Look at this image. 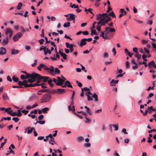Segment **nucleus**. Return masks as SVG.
I'll return each instance as SVG.
<instances>
[{
	"mask_svg": "<svg viewBox=\"0 0 156 156\" xmlns=\"http://www.w3.org/2000/svg\"><path fill=\"white\" fill-rule=\"evenodd\" d=\"M28 131H27V134H30L31 133L33 130H34V129L33 127H28L27 128Z\"/></svg>",
	"mask_w": 156,
	"mask_h": 156,
	"instance_id": "nucleus-17",
	"label": "nucleus"
},
{
	"mask_svg": "<svg viewBox=\"0 0 156 156\" xmlns=\"http://www.w3.org/2000/svg\"><path fill=\"white\" fill-rule=\"evenodd\" d=\"M11 51V54L12 55H15L19 53V51L18 50H16L14 49H12Z\"/></svg>",
	"mask_w": 156,
	"mask_h": 156,
	"instance_id": "nucleus-16",
	"label": "nucleus"
},
{
	"mask_svg": "<svg viewBox=\"0 0 156 156\" xmlns=\"http://www.w3.org/2000/svg\"><path fill=\"white\" fill-rule=\"evenodd\" d=\"M82 34L85 35H87L88 34V32L87 31L82 32Z\"/></svg>",
	"mask_w": 156,
	"mask_h": 156,
	"instance_id": "nucleus-59",
	"label": "nucleus"
},
{
	"mask_svg": "<svg viewBox=\"0 0 156 156\" xmlns=\"http://www.w3.org/2000/svg\"><path fill=\"white\" fill-rule=\"evenodd\" d=\"M108 54L107 52H105L104 54V58H108Z\"/></svg>",
	"mask_w": 156,
	"mask_h": 156,
	"instance_id": "nucleus-64",
	"label": "nucleus"
},
{
	"mask_svg": "<svg viewBox=\"0 0 156 156\" xmlns=\"http://www.w3.org/2000/svg\"><path fill=\"white\" fill-rule=\"evenodd\" d=\"M69 18L71 20L75 19V17L76 16L73 14H69Z\"/></svg>",
	"mask_w": 156,
	"mask_h": 156,
	"instance_id": "nucleus-20",
	"label": "nucleus"
},
{
	"mask_svg": "<svg viewBox=\"0 0 156 156\" xmlns=\"http://www.w3.org/2000/svg\"><path fill=\"white\" fill-rule=\"evenodd\" d=\"M86 38L82 39L80 41V46H83L85 45L86 43Z\"/></svg>",
	"mask_w": 156,
	"mask_h": 156,
	"instance_id": "nucleus-15",
	"label": "nucleus"
},
{
	"mask_svg": "<svg viewBox=\"0 0 156 156\" xmlns=\"http://www.w3.org/2000/svg\"><path fill=\"white\" fill-rule=\"evenodd\" d=\"M37 123H38L42 125V124H44L45 123V121L44 120L37 121V122H36V123L35 124H36Z\"/></svg>",
	"mask_w": 156,
	"mask_h": 156,
	"instance_id": "nucleus-36",
	"label": "nucleus"
},
{
	"mask_svg": "<svg viewBox=\"0 0 156 156\" xmlns=\"http://www.w3.org/2000/svg\"><path fill=\"white\" fill-rule=\"evenodd\" d=\"M144 50L145 52L147 54H149V51L146 48H144Z\"/></svg>",
	"mask_w": 156,
	"mask_h": 156,
	"instance_id": "nucleus-62",
	"label": "nucleus"
},
{
	"mask_svg": "<svg viewBox=\"0 0 156 156\" xmlns=\"http://www.w3.org/2000/svg\"><path fill=\"white\" fill-rule=\"evenodd\" d=\"M87 97V99L88 101H91L93 100V98L90 95H86Z\"/></svg>",
	"mask_w": 156,
	"mask_h": 156,
	"instance_id": "nucleus-49",
	"label": "nucleus"
},
{
	"mask_svg": "<svg viewBox=\"0 0 156 156\" xmlns=\"http://www.w3.org/2000/svg\"><path fill=\"white\" fill-rule=\"evenodd\" d=\"M23 4L21 2H20L18 4L17 7V9L18 10L20 9L22 7Z\"/></svg>",
	"mask_w": 156,
	"mask_h": 156,
	"instance_id": "nucleus-28",
	"label": "nucleus"
},
{
	"mask_svg": "<svg viewBox=\"0 0 156 156\" xmlns=\"http://www.w3.org/2000/svg\"><path fill=\"white\" fill-rule=\"evenodd\" d=\"M76 83L78 84V86L79 87H81L82 86V85L81 83L79 82L78 81H76Z\"/></svg>",
	"mask_w": 156,
	"mask_h": 156,
	"instance_id": "nucleus-63",
	"label": "nucleus"
},
{
	"mask_svg": "<svg viewBox=\"0 0 156 156\" xmlns=\"http://www.w3.org/2000/svg\"><path fill=\"white\" fill-rule=\"evenodd\" d=\"M41 32V36L42 37H44V29H43L42 30Z\"/></svg>",
	"mask_w": 156,
	"mask_h": 156,
	"instance_id": "nucleus-53",
	"label": "nucleus"
},
{
	"mask_svg": "<svg viewBox=\"0 0 156 156\" xmlns=\"http://www.w3.org/2000/svg\"><path fill=\"white\" fill-rule=\"evenodd\" d=\"M112 126L115 128L114 130L115 131H117L119 127H118V124H114L112 125Z\"/></svg>",
	"mask_w": 156,
	"mask_h": 156,
	"instance_id": "nucleus-31",
	"label": "nucleus"
},
{
	"mask_svg": "<svg viewBox=\"0 0 156 156\" xmlns=\"http://www.w3.org/2000/svg\"><path fill=\"white\" fill-rule=\"evenodd\" d=\"M22 113H24V115H26L28 112V110H23L21 111Z\"/></svg>",
	"mask_w": 156,
	"mask_h": 156,
	"instance_id": "nucleus-57",
	"label": "nucleus"
},
{
	"mask_svg": "<svg viewBox=\"0 0 156 156\" xmlns=\"http://www.w3.org/2000/svg\"><path fill=\"white\" fill-rule=\"evenodd\" d=\"M39 83L36 82L34 84H32V87H34L36 86H41V87L42 88L44 89L46 88L47 87L45 86L44 85V83H41L39 84Z\"/></svg>",
	"mask_w": 156,
	"mask_h": 156,
	"instance_id": "nucleus-9",
	"label": "nucleus"
},
{
	"mask_svg": "<svg viewBox=\"0 0 156 156\" xmlns=\"http://www.w3.org/2000/svg\"><path fill=\"white\" fill-rule=\"evenodd\" d=\"M105 17H104L102 16L101 14H97V15L96 20H99V21L101 22L105 20Z\"/></svg>",
	"mask_w": 156,
	"mask_h": 156,
	"instance_id": "nucleus-12",
	"label": "nucleus"
},
{
	"mask_svg": "<svg viewBox=\"0 0 156 156\" xmlns=\"http://www.w3.org/2000/svg\"><path fill=\"white\" fill-rule=\"evenodd\" d=\"M11 108L10 107H9L5 109V111L9 114L11 112Z\"/></svg>",
	"mask_w": 156,
	"mask_h": 156,
	"instance_id": "nucleus-24",
	"label": "nucleus"
},
{
	"mask_svg": "<svg viewBox=\"0 0 156 156\" xmlns=\"http://www.w3.org/2000/svg\"><path fill=\"white\" fill-rule=\"evenodd\" d=\"M18 112L16 113V115L18 116H20L22 115V113L20 112V110H17Z\"/></svg>",
	"mask_w": 156,
	"mask_h": 156,
	"instance_id": "nucleus-42",
	"label": "nucleus"
},
{
	"mask_svg": "<svg viewBox=\"0 0 156 156\" xmlns=\"http://www.w3.org/2000/svg\"><path fill=\"white\" fill-rule=\"evenodd\" d=\"M18 84L21 86L22 85H24L25 87H32V83H30L28 84L27 83V80H24L23 81H19L18 82Z\"/></svg>",
	"mask_w": 156,
	"mask_h": 156,
	"instance_id": "nucleus-2",
	"label": "nucleus"
},
{
	"mask_svg": "<svg viewBox=\"0 0 156 156\" xmlns=\"http://www.w3.org/2000/svg\"><path fill=\"white\" fill-rule=\"evenodd\" d=\"M88 109H87L86 110V112L87 113V114H88L90 115H92V113L91 112V111H90V108H88Z\"/></svg>",
	"mask_w": 156,
	"mask_h": 156,
	"instance_id": "nucleus-40",
	"label": "nucleus"
},
{
	"mask_svg": "<svg viewBox=\"0 0 156 156\" xmlns=\"http://www.w3.org/2000/svg\"><path fill=\"white\" fill-rule=\"evenodd\" d=\"M148 66L150 68L154 67L156 69V65L153 61H152L149 62L148 64Z\"/></svg>",
	"mask_w": 156,
	"mask_h": 156,
	"instance_id": "nucleus-11",
	"label": "nucleus"
},
{
	"mask_svg": "<svg viewBox=\"0 0 156 156\" xmlns=\"http://www.w3.org/2000/svg\"><path fill=\"white\" fill-rule=\"evenodd\" d=\"M70 82L68 81H66L65 82V84H66V86L72 88V86L70 84Z\"/></svg>",
	"mask_w": 156,
	"mask_h": 156,
	"instance_id": "nucleus-29",
	"label": "nucleus"
},
{
	"mask_svg": "<svg viewBox=\"0 0 156 156\" xmlns=\"http://www.w3.org/2000/svg\"><path fill=\"white\" fill-rule=\"evenodd\" d=\"M91 33L90 34L91 35H93V34L95 35H97L98 34L95 30L94 29V30H93L91 29Z\"/></svg>",
	"mask_w": 156,
	"mask_h": 156,
	"instance_id": "nucleus-23",
	"label": "nucleus"
},
{
	"mask_svg": "<svg viewBox=\"0 0 156 156\" xmlns=\"http://www.w3.org/2000/svg\"><path fill=\"white\" fill-rule=\"evenodd\" d=\"M38 92H51V91L50 90L48 89H42V90H39L38 91Z\"/></svg>",
	"mask_w": 156,
	"mask_h": 156,
	"instance_id": "nucleus-22",
	"label": "nucleus"
},
{
	"mask_svg": "<svg viewBox=\"0 0 156 156\" xmlns=\"http://www.w3.org/2000/svg\"><path fill=\"white\" fill-rule=\"evenodd\" d=\"M42 110L43 112L46 113L47 111L49 110V109L48 107H45L43 108Z\"/></svg>",
	"mask_w": 156,
	"mask_h": 156,
	"instance_id": "nucleus-34",
	"label": "nucleus"
},
{
	"mask_svg": "<svg viewBox=\"0 0 156 156\" xmlns=\"http://www.w3.org/2000/svg\"><path fill=\"white\" fill-rule=\"evenodd\" d=\"M135 56L138 59H140L141 57V55L140 54H136L135 55Z\"/></svg>",
	"mask_w": 156,
	"mask_h": 156,
	"instance_id": "nucleus-41",
	"label": "nucleus"
},
{
	"mask_svg": "<svg viewBox=\"0 0 156 156\" xmlns=\"http://www.w3.org/2000/svg\"><path fill=\"white\" fill-rule=\"evenodd\" d=\"M10 39L6 37L5 39L2 40V44L3 46L6 45L8 44L9 42V40Z\"/></svg>",
	"mask_w": 156,
	"mask_h": 156,
	"instance_id": "nucleus-10",
	"label": "nucleus"
},
{
	"mask_svg": "<svg viewBox=\"0 0 156 156\" xmlns=\"http://www.w3.org/2000/svg\"><path fill=\"white\" fill-rule=\"evenodd\" d=\"M126 129L125 128L123 129L122 130V132L124 134H128L127 132L126 131Z\"/></svg>",
	"mask_w": 156,
	"mask_h": 156,
	"instance_id": "nucleus-58",
	"label": "nucleus"
},
{
	"mask_svg": "<svg viewBox=\"0 0 156 156\" xmlns=\"http://www.w3.org/2000/svg\"><path fill=\"white\" fill-rule=\"evenodd\" d=\"M108 16H111L112 17H115L116 16L113 11H112L111 13L108 14Z\"/></svg>",
	"mask_w": 156,
	"mask_h": 156,
	"instance_id": "nucleus-32",
	"label": "nucleus"
},
{
	"mask_svg": "<svg viewBox=\"0 0 156 156\" xmlns=\"http://www.w3.org/2000/svg\"><path fill=\"white\" fill-rule=\"evenodd\" d=\"M12 120H14L16 122H17L19 120V119L17 117H13L12 119Z\"/></svg>",
	"mask_w": 156,
	"mask_h": 156,
	"instance_id": "nucleus-39",
	"label": "nucleus"
},
{
	"mask_svg": "<svg viewBox=\"0 0 156 156\" xmlns=\"http://www.w3.org/2000/svg\"><path fill=\"white\" fill-rule=\"evenodd\" d=\"M38 41L41 44H43L44 40L43 39H41L39 40Z\"/></svg>",
	"mask_w": 156,
	"mask_h": 156,
	"instance_id": "nucleus-48",
	"label": "nucleus"
},
{
	"mask_svg": "<svg viewBox=\"0 0 156 156\" xmlns=\"http://www.w3.org/2000/svg\"><path fill=\"white\" fill-rule=\"evenodd\" d=\"M74 46H75V45L73 44H71L70 47L69 48L70 51V52H72L73 51V47Z\"/></svg>",
	"mask_w": 156,
	"mask_h": 156,
	"instance_id": "nucleus-33",
	"label": "nucleus"
},
{
	"mask_svg": "<svg viewBox=\"0 0 156 156\" xmlns=\"http://www.w3.org/2000/svg\"><path fill=\"white\" fill-rule=\"evenodd\" d=\"M26 77L27 78L32 79L33 81L34 82L37 80L36 82L37 83H40L41 81L45 82L49 78V77L47 76H41L37 73H34L27 75H26Z\"/></svg>",
	"mask_w": 156,
	"mask_h": 156,
	"instance_id": "nucleus-1",
	"label": "nucleus"
},
{
	"mask_svg": "<svg viewBox=\"0 0 156 156\" xmlns=\"http://www.w3.org/2000/svg\"><path fill=\"white\" fill-rule=\"evenodd\" d=\"M108 27H105V36H107V38H109V37H112L113 36V34L108 31Z\"/></svg>",
	"mask_w": 156,
	"mask_h": 156,
	"instance_id": "nucleus-4",
	"label": "nucleus"
},
{
	"mask_svg": "<svg viewBox=\"0 0 156 156\" xmlns=\"http://www.w3.org/2000/svg\"><path fill=\"white\" fill-rule=\"evenodd\" d=\"M118 82H119L118 80H114L113 79L111 81L110 83H111L112 84H114V83L116 84L118 83Z\"/></svg>",
	"mask_w": 156,
	"mask_h": 156,
	"instance_id": "nucleus-38",
	"label": "nucleus"
},
{
	"mask_svg": "<svg viewBox=\"0 0 156 156\" xmlns=\"http://www.w3.org/2000/svg\"><path fill=\"white\" fill-rule=\"evenodd\" d=\"M52 82V80L50 79L48 80V83L49 84V85L51 87H52L53 86V84L51 83Z\"/></svg>",
	"mask_w": 156,
	"mask_h": 156,
	"instance_id": "nucleus-35",
	"label": "nucleus"
},
{
	"mask_svg": "<svg viewBox=\"0 0 156 156\" xmlns=\"http://www.w3.org/2000/svg\"><path fill=\"white\" fill-rule=\"evenodd\" d=\"M133 51L135 53H138L137 49L136 48H133Z\"/></svg>",
	"mask_w": 156,
	"mask_h": 156,
	"instance_id": "nucleus-61",
	"label": "nucleus"
},
{
	"mask_svg": "<svg viewBox=\"0 0 156 156\" xmlns=\"http://www.w3.org/2000/svg\"><path fill=\"white\" fill-rule=\"evenodd\" d=\"M53 69H51V68L47 67L46 66H45V70L51 72L52 70Z\"/></svg>",
	"mask_w": 156,
	"mask_h": 156,
	"instance_id": "nucleus-44",
	"label": "nucleus"
},
{
	"mask_svg": "<svg viewBox=\"0 0 156 156\" xmlns=\"http://www.w3.org/2000/svg\"><path fill=\"white\" fill-rule=\"evenodd\" d=\"M66 47L68 48H69L70 47L71 45V44H70L68 42H66Z\"/></svg>",
	"mask_w": 156,
	"mask_h": 156,
	"instance_id": "nucleus-60",
	"label": "nucleus"
},
{
	"mask_svg": "<svg viewBox=\"0 0 156 156\" xmlns=\"http://www.w3.org/2000/svg\"><path fill=\"white\" fill-rule=\"evenodd\" d=\"M84 146L86 147H90L91 144L90 143L87 142L84 144Z\"/></svg>",
	"mask_w": 156,
	"mask_h": 156,
	"instance_id": "nucleus-25",
	"label": "nucleus"
},
{
	"mask_svg": "<svg viewBox=\"0 0 156 156\" xmlns=\"http://www.w3.org/2000/svg\"><path fill=\"white\" fill-rule=\"evenodd\" d=\"M83 139V137L82 136H79L77 137V140L78 141L82 142Z\"/></svg>",
	"mask_w": 156,
	"mask_h": 156,
	"instance_id": "nucleus-27",
	"label": "nucleus"
},
{
	"mask_svg": "<svg viewBox=\"0 0 156 156\" xmlns=\"http://www.w3.org/2000/svg\"><path fill=\"white\" fill-rule=\"evenodd\" d=\"M51 98V95L50 94H47L44 95L41 98V100H43V101L41 102V103L49 101Z\"/></svg>",
	"mask_w": 156,
	"mask_h": 156,
	"instance_id": "nucleus-3",
	"label": "nucleus"
},
{
	"mask_svg": "<svg viewBox=\"0 0 156 156\" xmlns=\"http://www.w3.org/2000/svg\"><path fill=\"white\" fill-rule=\"evenodd\" d=\"M45 66L46 65L43 64H41L39 65L37 67V68L39 70L41 71V68L43 67L45 69Z\"/></svg>",
	"mask_w": 156,
	"mask_h": 156,
	"instance_id": "nucleus-18",
	"label": "nucleus"
},
{
	"mask_svg": "<svg viewBox=\"0 0 156 156\" xmlns=\"http://www.w3.org/2000/svg\"><path fill=\"white\" fill-rule=\"evenodd\" d=\"M57 91V93L59 94L64 93L66 92L65 90L63 89H58Z\"/></svg>",
	"mask_w": 156,
	"mask_h": 156,
	"instance_id": "nucleus-14",
	"label": "nucleus"
},
{
	"mask_svg": "<svg viewBox=\"0 0 156 156\" xmlns=\"http://www.w3.org/2000/svg\"><path fill=\"white\" fill-rule=\"evenodd\" d=\"M72 108H73V109H72L71 108V105H70L69 106V110H70V111H72L73 112L74 114L77 117H79V118H80V119H82V116H81L80 115H78L76 112H75V107H74V105H73L72 106Z\"/></svg>",
	"mask_w": 156,
	"mask_h": 156,
	"instance_id": "nucleus-7",
	"label": "nucleus"
},
{
	"mask_svg": "<svg viewBox=\"0 0 156 156\" xmlns=\"http://www.w3.org/2000/svg\"><path fill=\"white\" fill-rule=\"evenodd\" d=\"M11 119V118L10 117H4L3 118H2L1 119V121H2L3 120H8L9 121V120H10Z\"/></svg>",
	"mask_w": 156,
	"mask_h": 156,
	"instance_id": "nucleus-37",
	"label": "nucleus"
},
{
	"mask_svg": "<svg viewBox=\"0 0 156 156\" xmlns=\"http://www.w3.org/2000/svg\"><path fill=\"white\" fill-rule=\"evenodd\" d=\"M108 31H109V32H110L111 33L112 32H115V28H110L109 29V30H108Z\"/></svg>",
	"mask_w": 156,
	"mask_h": 156,
	"instance_id": "nucleus-46",
	"label": "nucleus"
},
{
	"mask_svg": "<svg viewBox=\"0 0 156 156\" xmlns=\"http://www.w3.org/2000/svg\"><path fill=\"white\" fill-rule=\"evenodd\" d=\"M13 81L15 82H17L19 80L18 78L15 77H13L12 78Z\"/></svg>",
	"mask_w": 156,
	"mask_h": 156,
	"instance_id": "nucleus-45",
	"label": "nucleus"
},
{
	"mask_svg": "<svg viewBox=\"0 0 156 156\" xmlns=\"http://www.w3.org/2000/svg\"><path fill=\"white\" fill-rule=\"evenodd\" d=\"M57 82L56 83V85L58 86H61L63 84V83L64 82V80L62 79L60 77L58 76L57 77Z\"/></svg>",
	"mask_w": 156,
	"mask_h": 156,
	"instance_id": "nucleus-8",
	"label": "nucleus"
},
{
	"mask_svg": "<svg viewBox=\"0 0 156 156\" xmlns=\"http://www.w3.org/2000/svg\"><path fill=\"white\" fill-rule=\"evenodd\" d=\"M146 57V55L144 54L142 55V58L143 59L144 61L146 62H147V59L145 58Z\"/></svg>",
	"mask_w": 156,
	"mask_h": 156,
	"instance_id": "nucleus-52",
	"label": "nucleus"
},
{
	"mask_svg": "<svg viewBox=\"0 0 156 156\" xmlns=\"http://www.w3.org/2000/svg\"><path fill=\"white\" fill-rule=\"evenodd\" d=\"M107 19L105 20V21L107 23H108V22L110 21H111L112 20L110 17H107Z\"/></svg>",
	"mask_w": 156,
	"mask_h": 156,
	"instance_id": "nucleus-55",
	"label": "nucleus"
},
{
	"mask_svg": "<svg viewBox=\"0 0 156 156\" xmlns=\"http://www.w3.org/2000/svg\"><path fill=\"white\" fill-rule=\"evenodd\" d=\"M60 55L63 57L64 59L66 60V56L67 55L65 53H62Z\"/></svg>",
	"mask_w": 156,
	"mask_h": 156,
	"instance_id": "nucleus-30",
	"label": "nucleus"
},
{
	"mask_svg": "<svg viewBox=\"0 0 156 156\" xmlns=\"http://www.w3.org/2000/svg\"><path fill=\"white\" fill-rule=\"evenodd\" d=\"M9 149L10 151H8V152H9V153H12L13 154H15L14 151L12 149H11L10 147H9Z\"/></svg>",
	"mask_w": 156,
	"mask_h": 156,
	"instance_id": "nucleus-54",
	"label": "nucleus"
},
{
	"mask_svg": "<svg viewBox=\"0 0 156 156\" xmlns=\"http://www.w3.org/2000/svg\"><path fill=\"white\" fill-rule=\"evenodd\" d=\"M105 20L103 21H102L101 22V24L100 25V26L101 27L102 26H105L106 24H107Z\"/></svg>",
	"mask_w": 156,
	"mask_h": 156,
	"instance_id": "nucleus-47",
	"label": "nucleus"
},
{
	"mask_svg": "<svg viewBox=\"0 0 156 156\" xmlns=\"http://www.w3.org/2000/svg\"><path fill=\"white\" fill-rule=\"evenodd\" d=\"M2 98L4 100H7L9 99L6 93L4 94L2 96Z\"/></svg>",
	"mask_w": 156,
	"mask_h": 156,
	"instance_id": "nucleus-21",
	"label": "nucleus"
},
{
	"mask_svg": "<svg viewBox=\"0 0 156 156\" xmlns=\"http://www.w3.org/2000/svg\"><path fill=\"white\" fill-rule=\"evenodd\" d=\"M101 15L102 16L104 17L107 18L108 16V15H107V13H103Z\"/></svg>",
	"mask_w": 156,
	"mask_h": 156,
	"instance_id": "nucleus-51",
	"label": "nucleus"
},
{
	"mask_svg": "<svg viewBox=\"0 0 156 156\" xmlns=\"http://www.w3.org/2000/svg\"><path fill=\"white\" fill-rule=\"evenodd\" d=\"M92 97H93L94 99V101L96 102L98 101V96L97 94L94 93V94L92 96Z\"/></svg>",
	"mask_w": 156,
	"mask_h": 156,
	"instance_id": "nucleus-19",
	"label": "nucleus"
},
{
	"mask_svg": "<svg viewBox=\"0 0 156 156\" xmlns=\"http://www.w3.org/2000/svg\"><path fill=\"white\" fill-rule=\"evenodd\" d=\"M85 118L86 119V120L85 121V123H88L90 122V119L88 118L87 117H85Z\"/></svg>",
	"mask_w": 156,
	"mask_h": 156,
	"instance_id": "nucleus-50",
	"label": "nucleus"
},
{
	"mask_svg": "<svg viewBox=\"0 0 156 156\" xmlns=\"http://www.w3.org/2000/svg\"><path fill=\"white\" fill-rule=\"evenodd\" d=\"M55 73L58 74L60 72V70L57 68H55Z\"/></svg>",
	"mask_w": 156,
	"mask_h": 156,
	"instance_id": "nucleus-43",
	"label": "nucleus"
},
{
	"mask_svg": "<svg viewBox=\"0 0 156 156\" xmlns=\"http://www.w3.org/2000/svg\"><path fill=\"white\" fill-rule=\"evenodd\" d=\"M13 31L11 29L8 28L5 30V34L6 35V37L10 39L12 35Z\"/></svg>",
	"mask_w": 156,
	"mask_h": 156,
	"instance_id": "nucleus-5",
	"label": "nucleus"
},
{
	"mask_svg": "<svg viewBox=\"0 0 156 156\" xmlns=\"http://www.w3.org/2000/svg\"><path fill=\"white\" fill-rule=\"evenodd\" d=\"M63 26L64 27H69L70 26V23L68 22L65 23Z\"/></svg>",
	"mask_w": 156,
	"mask_h": 156,
	"instance_id": "nucleus-26",
	"label": "nucleus"
},
{
	"mask_svg": "<svg viewBox=\"0 0 156 156\" xmlns=\"http://www.w3.org/2000/svg\"><path fill=\"white\" fill-rule=\"evenodd\" d=\"M6 49L5 48L1 47L0 48V55H3L6 54Z\"/></svg>",
	"mask_w": 156,
	"mask_h": 156,
	"instance_id": "nucleus-13",
	"label": "nucleus"
},
{
	"mask_svg": "<svg viewBox=\"0 0 156 156\" xmlns=\"http://www.w3.org/2000/svg\"><path fill=\"white\" fill-rule=\"evenodd\" d=\"M20 77H21V79L22 80L28 78H27L26 77V75L25 76L24 75H21L20 76Z\"/></svg>",
	"mask_w": 156,
	"mask_h": 156,
	"instance_id": "nucleus-56",
	"label": "nucleus"
},
{
	"mask_svg": "<svg viewBox=\"0 0 156 156\" xmlns=\"http://www.w3.org/2000/svg\"><path fill=\"white\" fill-rule=\"evenodd\" d=\"M22 35L23 34L21 33L18 32L13 37L12 39L14 41H16L22 36Z\"/></svg>",
	"mask_w": 156,
	"mask_h": 156,
	"instance_id": "nucleus-6",
	"label": "nucleus"
}]
</instances>
